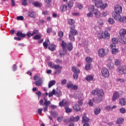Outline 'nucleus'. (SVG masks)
Listing matches in <instances>:
<instances>
[{
	"label": "nucleus",
	"instance_id": "nucleus-1",
	"mask_svg": "<svg viewBox=\"0 0 126 126\" xmlns=\"http://www.w3.org/2000/svg\"><path fill=\"white\" fill-rule=\"evenodd\" d=\"M109 49L108 48H100L97 51V54L99 58H104L108 55Z\"/></svg>",
	"mask_w": 126,
	"mask_h": 126
},
{
	"label": "nucleus",
	"instance_id": "nucleus-2",
	"mask_svg": "<svg viewBox=\"0 0 126 126\" xmlns=\"http://www.w3.org/2000/svg\"><path fill=\"white\" fill-rule=\"evenodd\" d=\"M114 11L115 12V14L113 15V17L115 18V16H119V15H121V13H122V12L123 11V7L122 6L116 4L114 6Z\"/></svg>",
	"mask_w": 126,
	"mask_h": 126
},
{
	"label": "nucleus",
	"instance_id": "nucleus-3",
	"mask_svg": "<svg viewBox=\"0 0 126 126\" xmlns=\"http://www.w3.org/2000/svg\"><path fill=\"white\" fill-rule=\"evenodd\" d=\"M70 33L69 34V39L70 41H74V36L78 34L77 31L74 29H72V28H70Z\"/></svg>",
	"mask_w": 126,
	"mask_h": 126
},
{
	"label": "nucleus",
	"instance_id": "nucleus-4",
	"mask_svg": "<svg viewBox=\"0 0 126 126\" xmlns=\"http://www.w3.org/2000/svg\"><path fill=\"white\" fill-rule=\"evenodd\" d=\"M72 70L74 72L73 78H74V79L77 80L78 78V74L80 73V70L75 67V66H73L72 67Z\"/></svg>",
	"mask_w": 126,
	"mask_h": 126
},
{
	"label": "nucleus",
	"instance_id": "nucleus-5",
	"mask_svg": "<svg viewBox=\"0 0 126 126\" xmlns=\"http://www.w3.org/2000/svg\"><path fill=\"white\" fill-rule=\"evenodd\" d=\"M95 5L96 7L98 8H101V9H104V8H106L107 6H108V4L105 3V4H103L102 1H97L95 2Z\"/></svg>",
	"mask_w": 126,
	"mask_h": 126
},
{
	"label": "nucleus",
	"instance_id": "nucleus-6",
	"mask_svg": "<svg viewBox=\"0 0 126 126\" xmlns=\"http://www.w3.org/2000/svg\"><path fill=\"white\" fill-rule=\"evenodd\" d=\"M88 11L89 12L87 14V17H93V13H94V5H91L89 6Z\"/></svg>",
	"mask_w": 126,
	"mask_h": 126
},
{
	"label": "nucleus",
	"instance_id": "nucleus-7",
	"mask_svg": "<svg viewBox=\"0 0 126 126\" xmlns=\"http://www.w3.org/2000/svg\"><path fill=\"white\" fill-rule=\"evenodd\" d=\"M66 45H67V44H66L65 42H64V41H62V48H63V52H62V50H60V55L61 57H63V56H64V55H65V48H66Z\"/></svg>",
	"mask_w": 126,
	"mask_h": 126
},
{
	"label": "nucleus",
	"instance_id": "nucleus-8",
	"mask_svg": "<svg viewBox=\"0 0 126 126\" xmlns=\"http://www.w3.org/2000/svg\"><path fill=\"white\" fill-rule=\"evenodd\" d=\"M92 94L93 95H104V91L103 90L96 89L92 91Z\"/></svg>",
	"mask_w": 126,
	"mask_h": 126
},
{
	"label": "nucleus",
	"instance_id": "nucleus-9",
	"mask_svg": "<svg viewBox=\"0 0 126 126\" xmlns=\"http://www.w3.org/2000/svg\"><path fill=\"white\" fill-rule=\"evenodd\" d=\"M105 64L109 68H113V59L109 57L106 61L105 62Z\"/></svg>",
	"mask_w": 126,
	"mask_h": 126
},
{
	"label": "nucleus",
	"instance_id": "nucleus-10",
	"mask_svg": "<svg viewBox=\"0 0 126 126\" xmlns=\"http://www.w3.org/2000/svg\"><path fill=\"white\" fill-rule=\"evenodd\" d=\"M101 73L102 76L104 77H106L108 78L109 76H110V73L109 72V70L106 68H103L101 69Z\"/></svg>",
	"mask_w": 126,
	"mask_h": 126
},
{
	"label": "nucleus",
	"instance_id": "nucleus-11",
	"mask_svg": "<svg viewBox=\"0 0 126 126\" xmlns=\"http://www.w3.org/2000/svg\"><path fill=\"white\" fill-rule=\"evenodd\" d=\"M117 71L120 74H126V66H122L118 68Z\"/></svg>",
	"mask_w": 126,
	"mask_h": 126
},
{
	"label": "nucleus",
	"instance_id": "nucleus-12",
	"mask_svg": "<svg viewBox=\"0 0 126 126\" xmlns=\"http://www.w3.org/2000/svg\"><path fill=\"white\" fill-rule=\"evenodd\" d=\"M54 69H55V74H60L62 72L63 66L59 64H56L55 65V67H54Z\"/></svg>",
	"mask_w": 126,
	"mask_h": 126
},
{
	"label": "nucleus",
	"instance_id": "nucleus-13",
	"mask_svg": "<svg viewBox=\"0 0 126 126\" xmlns=\"http://www.w3.org/2000/svg\"><path fill=\"white\" fill-rule=\"evenodd\" d=\"M114 19L115 20H118V21H120V22H126V16H121L120 15H118V16H115Z\"/></svg>",
	"mask_w": 126,
	"mask_h": 126
},
{
	"label": "nucleus",
	"instance_id": "nucleus-14",
	"mask_svg": "<svg viewBox=\"0 0 126 126\" xmlns=\"http://www.w3.org/2000/svg\"><path fill=\"white\" fill-rule=\"evenodd\" d=\"M95 7L94 6V14L96 18H100L102 17V14L100 12V11L94 8Z\"/></svg>",
	"mask_w": 126,
	"mask_h": 126
},
{
	"label": "nucleus",
	"instance_id": "nucleus-15",
	"mask_svg": "<svg viewBox=\"0 0 126 126\" xmlns=\"http://www.w3.org/2000/svg\"><path fill=\"white\" fill-rule=\"evenodd\" d=\"M61 91L58 90L56 91L55 89H54L49 94L48 93L46 92L45 94L46 95H61Z\"/></svg>",
	"mask_w": 126,
	"mask_h": 126
},
{
	"label": "nucleus",
	"instance_id": "nucleus-16",
	"mask_svg": "<svg viewBox=\"0 0 126 126\" xmlns=\"http://www.w3.org/2000/svg\"><path fill=\"white\" fill-rule=\"evenodd\" d=\"M110 48L112 49V53L113 55H117V54L119 53V49L116 48V44H111L110 45Z\"/></svg>",
	"mask_w": 126,
	"mask_h": 126
},
{
	"label": "nucleus",
	"instance_id": "nucleus-17",
	"mask_svg": "<svg viewBox=\"0 0 126 126\" xmlns=\"http://www.w3.org/2000/svg\"><path fill=\"white\" fill-rule=\"evenodd\" d=\"M43 82H44V78H39L38 80L35 81L34 84H35L36 86L40 87L43 85Z\"/></svg>",
	"mask_w": 126,
	"mask_h": 126
},
{
	"label": "nucleus",
	"instance_id": "nucleus-18",
	"mask_svg": "<svg viewBox=\"0 0 126 126\" xmlns=\"http://www.w3.org/2000/svg\"><path fill=\"white\" fill-rule=\"evenodd\" d=\"M119 41L121 44H124V45L126 44V38L124 36H120Z\"/></svg>",
	"mask_w": 126,
	"mask_h": 126
},
{
	"label": "nucleus",
	"instance_id": "nucleus-19",
	"mask_svg": "<svg viewBox=\"0 0 126 126\" xmlns=\"http://www.w3.org/2000/svg\"><path fill=\"white\" fill-rule=\"evenodd\" d=\"M103 39H106L108 40V39H110V33L107 31H105L102 32Z\"/></svg>",
	"mask_w": 126,
	"mask_h": 126
},
{
	"label": "nucleus",
	"instance_id": "nucleus-20",
	"mask_svg": "<svg viewBox=\"0 0 126 126\" xmlns=\"http://www.w3.org/2000/svg\"><path fill=\"white\" fill-rule=\"evenodd\" d=\"M93 100H94L95 103H100V102H101V101L103 100V95H99L98 97L94 98Z\"/></svg>",
	"mask_w": 126,
	"mask_h": 126
},
{
	"label": "nucleus",
	"instance_id": "nucleus-21",
	"mask_svg": "<svg viewBox=\"0 0 126 126\" xmlns=\"http://www.w3.org/2000/svg\"><path fill=\"white\" fill-rule=\"evenodd\" d=\"M73 108L75 112H79L81 109L79 105L76 103L73 106Z\"/></svg>",
	"mask_w": 126,
	"mask_h": 126
},
{
	"label": "nucleus",
	"instance_id": "nucleus-22",
	"mask_svg": "<svg viewBox=\"0 0 126 126\" xmlns=\"http://www.w3.org/2000/svg\"><path fill=\"white\" fill-rule=\"evenodd\" d=\"M119 104L121 106H126V98H122L119 99Z\"/></svg>",
	"mask_w": 126,
	"mask_h": 126
},
{
	"label": "nucleus",
	"instance_id": "nucleus-23",
	"mask_svg": "<svg viewBox=\"0 0 126 126\" xmlns=\"http://www.w3.org/2000/svg\"><path fill=\"white\" fill-rule=\"evenodd\" d=\"M59 106L60 107H66L67 106V102L65 100H62L59 102Z\"/></svg>",
	"mask_w": 126,
	"mask_h": 126
},
{
	"label": "nucleus",
	"instance_id": "nucleus-24",
	"mask_svg": "<svg viewBox=\"0 0 126 126\" xmlns=\"http://www.w3.org/2000/svg\"><path fill=\"white\" fill-rule=\"evenodd\" d=\"M79 119H80V117L78 116H76L75 117H71L70 118V122H78Z\"/></svg>",
	"mask_w": 126,
	"mask_h": 126
},
{
	"label": "nucleus",
	"instance_id": "nucleus-25",
	"mask_svg": "<svg viewBox=\"0 0 126 126\" xmlns=\"http://www.w3.org/2000/svg\"><path fill=\"white\" fill-rule=\"evenodd\" d=\"M56 84V80H53L49 82L48 88H51L52 86H54Z\"/></svg>",
	"mask_w": 126,
	"mask_h": 126
},
{
	"label": "nucleus",
	"instance_id": "nucleus-26",
	"mask_svg": "<svg viewBox=\"0 0 126 126\" xmlns=\"http://www.w3.org/2000/svg\"><path fill=\"white\" fill-rule=\"evenodd\" d=\"M126 29H122L120 31V36H126Z\"/></svg>",
	"mask_w": 126,
	"mask_h": 126
},
{
	"label": "nucleus",
	"instance_id": "nucleus-27",
	"mask_svg": "<svg viewBox=\"0 0 126 126\" xmlns=\"http://www.w3.org/2000/svg\"><path fill=\"white\" fill-rule=\"evenodd\" d=\"M73 48V47H72V43H67L66 48L68 51H71V50H72Z\"/></svg>",
	"mask_w": 126,
	"mask_h": 126
},
{
	"label": "nucleus",
	"instance_id": "nucleus-28",
	"mask_svg": "<svg viewBox=\"0 0 126 126\" xmlns=\"http://www.w3.org/2000/svg\"><path fill=\"white\" fill-rule=\"evenodd\" d=\"M28 16L32 18H35L36 17V14L34 12H29Z\"/></svg>",
	"mask_w": 126,
	"mask_h": 126
},
{
	"label": "nucleus",
	"instance_id": "nucleus-29",
	"mask_svg": "<svg viewBox=\"0 0 126 126\" xmlns=\"http://www.w3.org/2000/svg\"><path fill=\"white\" fill-rule=\"evenodd\" d=\"M94 77L92 75H90L88 76H87L86 77V80L87 81H92L93 80Z\"/></svg>",
	"mask_w": 126,
	"mask_h": 126
},
{
	"label": "nucleus",
	"instance_id": "nucleus-30",
	"mask_svg": "<svg viewBox=\"0 0 126 126\" xmlns=\"http://www.w3.org/2000/svg\"><path fill=\"white\" fill-rule=\"evenodd\" d=\"M48 66H49V67L50 68H55V67L56 66V64H55V63H53V62H49L48 63Z\"/></svg>",
	"mask_w": 126,
	"mask_h": 126
},
{
	"label": "nucleus",
	"instance_id": "nucleus-31",
	"mask_svg": "<svg viewBox=\"0 0 126 126\" xmlns=\"http://www.w3.org/2000/svg\"><path fill=\"white\" fill-rule=\"evenodd\" d=\"M100 112H101V109H100V108H95L94 110V115H99Z\"/></svg>",
	"mask_w": 126,
	"mask_h": 126
},
{
	"label": "nucleus",
	"instance_id": "nucleus-32",
	"mask_svg": "<svg viewBox=\"0 0 126 126\" xmlns=\"http://www.w3.org/2000/svg\"><path fill=\"white\" fill-rule=\"evenodd\" d=\"M68 23L69 25H73L75 23V21L73 20L72 19H68Z\"/></svg>",
	"mask_w": 126,
	"mask_h": 126
},
{
	"label": "nucleus",
	"instance_id": "nucleus-33",
	"mask_svg": "<svg viewBox=\"0 0 126 126\" xmlns=\"http://www.w3.org/2000/svg\"><path fill=\"white\" fill-rule=\"evenodd\" d=\"M123 122H124V119L119 118L117 119L116 124L117 125H120L121 124H123Z\"/></svg>",
	"mask_w": 126,
	"mask_h": 126
},
{
	"label": "nucleus",
	"instance_id": "nucleus-34",
	"mask_svg": "<svg viewBox=\"0 0 126 126\" xmlns=\"http://www.w3.org/2000/svg\"><path fill=\"white\" fill-rule=\"evenodd\" d=\"M120 98L119 95H113L112 97V100L113 102H115L116 100H118Z\"/></svg>",
	"mask_w": 126,
	"mask_h": 126
},
{
	"label": "nucleus",
	"instance_id": "nucleus-35",
	"mask_svg": "<svg viewBox=\"0 0 126 126\" xmlns=\"http://www.w3.org/2000/svg\"><path fill=\"white\" fill-rule=\"evenodd\" d=\"M16 35L18 37H21V38H24L26 35L24 33H22V32H19L17 33Z\"/></svg>",
	"mask_w": 126,
	"mask_h": 126
},
{
	"label": "nucleus",
	"instance_id": "nucleus-36",
	"mask_svg": "<svg viewBox=\"0 0 126 126\" xmlns=\"http://www.w3.org/2000/svg\"><path fill=\"white\" fill-rule=\"evenodd\" d=\"M60 8L62 11H65V10H66V8H67V6L66 5L62 4Z\"/></svg>",
	"mask_w": 126,
	"mask_h": 126
},
{
	"label": "nucleus",
	"instance_id": "nucleus-37",
	"mask_svg": "<svg viewBox=\"0 0 126 126\" xmlns=\"http://www.w3.org/2000/svg\"><path fill=\"white\" fill-rule=\"evenodd\" d=\"M85 69L86 70H90L91 69V63H87L85 66Z\"/></svg>",
	"mask_w": 126,
	"mask_h": 126
},
{
	"label": "nucleus",
	"instance_id": "nucleus-38",
	"mask_svg": "<svg viewBox=\"0 0 126 126\" xmlns=\"http://www.w3.org/2000/svg\"><path fill=\"white\" fill-rule=\"evenodd\" d=\"M85 61L87 63H92V58L88 57H86Z\"/></svg>",
	"mask_w": 126,
	"mask_h": 126
},
{
	"label": "nucleus",
	"instance_id": "nucleus-39",
	"mask_svg": "<svg viewBox=\"0 0 126 126\" xmlns=\"http://www.w3.org/2000/svg\"><path fill=\"white\" fill-rule=\"evenodd\" d=\"M32 4L34 5V6H36V7H40V6H41V5H42V3L38 1H36L32 3Z\"/></svg>",
	"mask_w": 126,
	"mask_h": 126
},
{
	"label": "nucleus",
	"instance_id": "nucleus-40",
	"mask_svg": "<svg viewBox=\"0 0 126 126\" xmlns=\"http://www.w3.org/2000/svg\"><path fill=\"white\" fill-rule=\"evenodd\" d=\"M50 43V40L49 39H46V41L43 43V46L45 48H48V45Z\"/></svg>",
	"mask_w": 126,
	"mask_h": 126
},
{
	"label": "nucleus",
	"instance_id": "nucleus-41",
	"mask_svg": "<svg viewBox=\"0 0 126 126\" xmlns=\"http://www.w3.org/2000/svg\"><path fill=\"white\" fill-rule=\"evenodd\" d=\"M82 119H83L82 122H83V123H86V122H89V119L86 117V116H83Z\"/></svg>",
	"mask_w": 126,
	"mask_h": 126
},
{
	"label": "nucleus",
	"instance_id": "nucleus-42",
	"mask_svg": "<svg viewBox=\"0 0 126 126\" xmlns=\"http://www.w3.org/2000/svg\"><path fill=\"white\" fill-rule=\"evenodd\" d=\"M65 111L67 113H71L72 112V109L71 108H69V107H65Z\"/></svg>",
	"mask_w": 126,
	"mask_h": 126
},
{
	"label": "nucleus",
	"instance_id": "nucleus-43",
	"mask_svg": "<svg viewBox=\"0 0 126 126\" xmlns=\"http://www.w3.org/2000/svg\"><path fill=\"white\" fill-rule=\"evenodd\" d=\"M49 48L51 51H55V49H56V46L53 44H51L49 46Z\"/></svg>",
	"mask_w": 126,
	"mask_h": 126
},
{
	"label": "nucleus",
	"instance_id": "nucleus-44",
	"mask_svg": "<svg viewBox=\"0 0 126 126\" xmlns=\"http://www.w3.org/2000/svg\"><path fill=\"white\" fill-rule=\"evenodd\" d=\"M115 64L116 66H119L121 64L120 61L118 59L115 60Z\"/></svg>",
	"mask_w": 126,
	"mask_h": 126
},
{
	"label": "nucleus",
	"instance_id": "nucleus-45",
	"mask_svg": "<svg viewBox=\"0 0 126 126\" xmlns=\"http://www.w3.org/2000/svg\"><path fill=\"white\" fill-rule=\"evenodd\" d=\"M50 104H51V101H47V99H45L44 104L45 105V106L48 107Z\"/></svg>",
	"mask_w": 126,
	"mask_h": 126
},
{
	"label": "nucleus",
	"instance_id": "nucleus-46",
	"mask_svg": "<svg viewBox=\"0 0 126 126\" xmlns=\"http://www.w3.org/2000/svg\"><path fill=\"white\" fill-rule=\"evenodd\" d=\"M17 20L22 21L24 20V17L23 16H19L17 17Z\"/></svg>",
	"mask_w": 126,
	"mask_h": 126
},
{
	"label": "nucleus",
	"instance_id": "nucleus-47",
	"mask_svg": "<svg viewBox=\"0 0 126 126\" xmlns=\"http://www.w3.org/2000/svg\"><path fill=\"white\" fill-rule=\"evenodd\" d=\"M112 43H113L112 44H115V45H116V44L118 43V39H117V38L116 37H114L112 38Z\"/></svg>",
	"mask_w": 126,
	"mask_h": 126
},
{
	"label": "nucleus",
	"instance_id": "nucleus-48",
	"mask_svg": "<svg viewBox=\"0 0 126 126\" xmlns=\"http://www.w3.org/2000/svg\"><path fill=\"white\" fill-rule=\"evenodd\" d=\"M73 85V84H72V83L70 82V83L67 84L66 87H67V88H71V89L72 88Z\"/></svg>",
	"mask_w": 126,
	"mask_h": 126
},
{
	"label": "nucleus",
	"instance_id": "nucleus-49",
	"mask_svg": "<svg viewBox=\"0 0 126 126\" xmlns=\"http://www.w3.org/2000/svg\"><path fill=\"white\" fill-rule=\"evenodd\" d=\"M120 113H121V114H125L126 112V109H125V108H124V107L120 108Z\"/></svg>",
	"mask_w": 126,
	"mask_h": 126
},
{
	"label": "nucleus",
	"instance_id": "nucleus-50",
	"mask_svg": "<svg viewBox=\"0 0 126 126\" xmlns=\"http://www.w3.org/2000/svg\"><path fill=\"white\" fill-rule=\"evenodd\" d=\"M50 114L51 115V116H52V117H54V118L56 117H57V116H58V115H57V112H54V111H51V112H50Z\"/></svg>",
	"mask_w": 126,
	"mask_h": 126
},
{
	"label": "nucleus",
	"instance_id": "nucleus-51",
	"mask_svg": "<svg viewBox=\"0 0 126 126\" xmlns=\"http://www.w3.org/2000/svg\"><path fill=\"white\" fill-rule=\"evenodd\" d=\"M108 22L109 23H110V24H113V23H115V21L113 19V18H109Z\"/></svg>",
	"mask_w": 126,
	"mask_h": 126
},
{
	"label": "nucleus",
	"instance_id": "nucleus-52",
	"mask_svg": "<svg viewBox=\"0 0 126 126\" xmlns=\"http://www.w3.org/2000/svg\"><path fill=\"white\" fill-rule=\"evenodd\" d=\"M117 81H118V82H121V83H124V82H125V80L124 79L118 78L117 79Z\"/></svg>",
	"mask_w": 126,
	"mask_h": 126
},
{
	"label": "nucleus",
	"instance_id": "nucleus-53",
	"mask_svg": "<svg viewBox=\"0 0 126 126\" xmlns=\"http://www.w3.org/2000/svg\"><path fill=\"white\" fill-rule=\"evenodd\" d=\"M97 37L98 38V39H103V32L102 33H98L97 34Z\"/></svg>",
	"mask_w": 126,
	"mask_h": 126
},
{
	"label": "nucleus",
	"instance_id": "nucleus-54",
	"mask_svg": "<svg viewBox=\"0 0 126 126\" xmlns=\"http://www.w3.org/2000/svg\"><path fill=\"white\" fill-rule=\"evenodd\" d=\"M97 23H98L99 25H103L104 24V22H103V20L99 19L97 21Z\"/></svg>",
	"mask_w": 126,
	"mask_h": 126
},
{
	"label": "nucleus",
	"instance_id": "nucleus-55",
	"mask_svg": "<svg viewBox=\"0 0 126 126\" xmlns=\"http://www.w3.org/2000/svg\"><path fill=\"white\" fill-rule=\"evenodd\" d=\"M33 39L34 40H39V39H41V36L40 35H36L33 37Z\"/></svg>",
	"mask_w": 126,
	"mask_h": 126
},
{
	"label": "nucleus",
	"instance_id": "nucleus-56",
	"mask_svg": "<svg viewBox=\"0 0 126 126\" xmlns=\"http://www.w3.org/2000/svg\"><path fill=\"white\" fill-rule=\"evenodd\" d=\"M66 79H62L61 81V84L63 85H64V84H66Z\"/></svg>",
	"mask_w": 126,
	"mask_h": 126
},
{
	"label": "nucleus",
	"instance_id": "nucleus-57",
	"mask_svg": "<svg viewBox=\"0 0 126 126\" xmlns=\"http://www.w3.org/2000/svg\"><path fill=\"white\" fill-rule=\"evenodd\" d=\"M58 36H59L60 38H62L63 36V32L62 31H60L58 32Z\"/></svg>",
	"mask_w": 126,
	"mask_h": 126
},
{
	"label": "nucleus",
	"instance_id": "nucleus-58",
	"mask_svg": "<svg viewBox=\"0 0 126 126\" xmlns=\"http://www.w3.org/2000/svg\"><path fill=\"white\" fill-rule=\"evenodd\" d=\"M72 90H77L78 89V86L77 85H73L72 86Z\"/></svg>",
	"mask_w": 126,
	"mask_h": 126
},
{
	"label": "nucleus",
	"instance_id": "nucleus-59",
	"mask_svg": "<svg viewBox=\"0 0 126 126\" xmlns=\"http://www.w3.org/2000/svg\"><path fill=\"white\" fill-rule=\"evenodd\" d=\"M73 5V2L72 1H70L68 3V6L69 7H72Z\"/></svg>",
	"mask_w": 126,
	"mask_h": 126
},
{
	"label": "nucleus",
	"instance_id": "nucleus-60",
	"mask_svg": "<svg viewBox=\"0 0 126 126\" xmlns=\"http://www.w3.org/2000/svg\"><path fill=\"white\" fill-rule=\"evenodd\" d=\"M22 3L23 5H27V0H22Z\"/></svg>",
	"mask_w": 126,
	"mask_h": 126
},
{
	"label": "nucleus",
	"instance_id": "nucleus-61",
	"mask_svg": "<svg viewBox=\"0 0 126 126\" xmlns=\"http://www.w3.org/2000/svg\"><path fill=\"white\" fill-rule=\"evenodd\" d=\"M77 8L79 9H82V8H83V5H82V4L81 3H78L77 4Z\"/></svg>",
	"mask_w": 126,
	"mask_h": 126
},
{
	"label": "nucleus",
	"instance_id": "nucleus-62",
	"mask_svg": "<svg viewBox=\"0 0 126 126\" xmlns=\"http://www.w3.org/2000/svg\"><path fill=\"white\" fill-rule=\"evenodd\" d=\"M93 100H94L93 99V100L90 99L89 100V103H88L89 106H91V107H92V106H93Z\"/></svg>",
	"mask_w": 126,
	"mask_h": 126
},
{
	"label": "nucleus",
	"instance_id": "nucleus-63",
	"mask_svg": "<svg viewBox=\"0 0 126 126\" xmlns=\"http://www.w3.org/2000/svg\"><path fill=\"white\" fill-rule=\"evenodd\" d=\"M27 35L28 36V37H32V36H33V33H31V32H28L27 33Z\"/></svg>",
	"mask_w": 126,
	"mask_h": 126
},
{
	"label": "nucleus",
	"instance_id": "nucleus-64",
	"mask_svg": "<svg viewBox=\"0 0 126 126\" xmlns=\"http://www.w3.org/2000/svg\"><path fill=\"white\" fill-rule=\"evenodd\" d=\"M63 117H58L57 118V120L58 121V122H59V123H61L63 121Z\"/></svg>",
	"mask_w": 126,
	"mask_h": 126
}]
</instances>
